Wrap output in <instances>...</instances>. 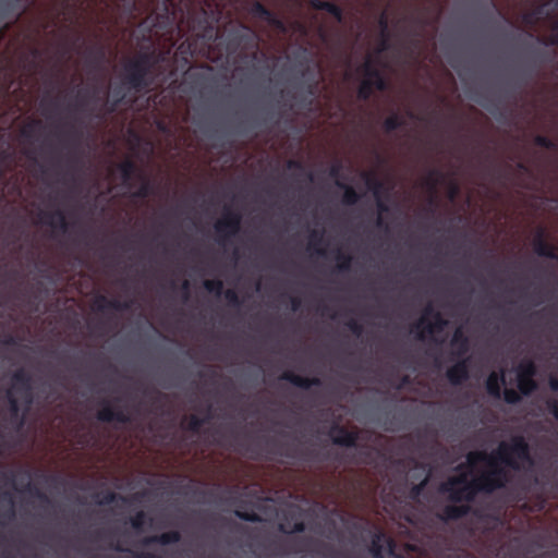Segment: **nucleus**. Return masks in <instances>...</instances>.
<instances>
[{"mask_svg":"<svg viewBox=\"0 0 558 558\" xmlns=\"http://www.w3.org/2000/svg\"><path fill=\"white\" fill-rule=\"evenodd\" d=\"M378 25L381 31L383 40L380 44L379 51H384L388 48V38H389V32H388V16L386 12H383L378 19Z\"/></svg>","mask_w":558,"mask_h":558,"instance_id":"39","label":"nucleus"},{"mask_svg":"<svg viewBox=\"0 0 558 558\" xmlns=\"http://www.w3.org/2000/svg\"><path fill=\"white\" fill-rule=\"evenodd\" d=\"M342 165L340 162L333 163L328 171L330 178L336 179V181H340Z\"/></svg>","mask_w":558,"mask_h":558,"instance_id":"55","label":"nucleus"},{"mask_svg":"<svg viewBox=\"0 0 558 558\" xmlns=\"http://www.w3.org/2000/svg\"><path fill=\"white\" fill-rule=\"evenodd\" d=\"M114 96H117L116 99L107 107L108 113H113L117 110L118 106L124 100V97H125L124 94H121L117 90L114 92Z\"/></svg>","mask_w":558,"mask_h":558,"instance_id":"54","label":"nucleus"},{"mask_svg":"<svg viewBox=\"0 0 558 558\" xmlns=\"http://www.w3.org/2000/svg\"><path fill=\"white\" fill-rule=\"evenodd\" d=\"M359 70L364 75V80H372L376 90L384 92L388 88L387 80L381 71L374 65L371 57L366 58Z\"/></svg>","mask_w":558,"mask_h":558,"instance_id":"10","label":"nucleus"},{"mask_svg":"<svg viewBox=\"0 0 558 558\" xmlns=\"http://www.w3.org/2000/svg\"><path fill=\"white\" fill-rule=\"evenodd\" d=\"M41 222L53 229L65 233L69 229V222L63 210L56 209L51 213H41Z\"/></svg>","mask_w":558,"mask_h":558,"instance_id":"17","label":"nucleus"},{"mask_svg":"<svg viewBox=\"0 0 558 558\" xmlns=\"http://www.w3.org/2000/svg\"><path fill=\"white\" fill-rule=\"evenodd\" d=\"M250 13L257 19L266 21L270 16L271 11L267 9L262 2L255 1L250 8Z\"/></svg>","mask_w":558,"mask_h":558,"instance_id":"41","label":"nucleus"},{"mask_svg":"<svg viewBox=\"0 0 558 558\" xmlns=\"http://www.w3.org/2000/svg\"><path fill=\"white\" fill-rule=\"evenodd\" d=\"M134 557L135 558H162L161 556L159 555H156L154 553H148V551H141V553H135L134 554Z\"/></svg>","mask_w":558,"mask_h":558,"instance_id":"62","label":"nucleus"},{"mask_svg":"<svg viewBox=\"0 0 558 558\" xmlns=\"http://www.w3.org/2000/svg\"><path fill=\"white\" fill-rule=\"evenodd\" d=\"M93 307L97 312H105L107 310L125 311L131 307V302H121L117 299H108L105 295H98L93 302Z\"/></svg>","mask_w":558,"mask_h":558,"instance_id":"18","label":"nucleus"},{"mask_svg":"<svg viewBox=\"0 0 558 558\" xmlns=\"http://www.w3.org/2000/svg\"><path fill=\"white\" fill-rule=\"evenodd\" d=\"M317 82H312L306 86V94L311 97L315 96L317 93Z\"/></svg>","mask_w":558,"mask_h":558,"instance_id":"64","label":"nucleus"},{"mask_svg":"<svg viewBox=\"0 0 558 558\" xmlns=\"http://www.w3.org/2000/svg\"><path fill=\"white\" fill-rule=\"evenodd\" d=\"M214 228L217 233V242L220 245L227 244L240 231L235 223L227 221L222 217L215 223Z\"/></svg>","mask_w":558,"mask_h":558,"instance_id":"15","label":"nucleus"},{"mask_svg":"<svg viewBox=\"0 0 558 558\" xmlns=\"http://www.w3.org/2000/svg\"><path fill=\"white\" fill-rule=\"evenodd\" d=\"M323 242V231L312 230L310 233L308 250H314L318 255H325L324 248L317 246Z\"/></svg>","mask_w":558,"mask_h":558,"instance_id":"40","label":"nucleus"},{"mask_svg":"<svg viewBox=\"0 0 558 558\" xmlns=\"http://www.w3.org/2000/svg\"><path fill=\"white\" fill-rule=\"evenodd\" d=\"M448 322L444 318L441 313H435V317L432 322H427L423 329L416 332V338L420 340L425 339V333L432 336L434 333H439L444 331V329L447 327Z\"/></svg>","mask_w":558,"mask_h":558,"instance_id":"22","label":"nucleus"},{"mask_svg":"<svg viewBox=\"0 0 558 558\" xmlns=\"http://www.w3.org/2000/svg\"><path fill=\"white\" fill-rule=\"evenodd\" d=\"M460 505H447L441 510V513L439 514V519L442 521H453L459 520L465 515H468L471 511V507L469 502L461 504Z\"/></svg>","mask_w":558,"mask_h":558,"instance_id":"21","label":"nucleus"},{"mask_svg":"<svg viewBox=\"0 0 558 558\" xmlns=\"http://www.w3.org/2000/svg\"><path fill=\"white\" fill-rule=\"evenodd\" d=\"M327 1L324 0H310V7L314 10H322L325 9Z\"/></svg>","mask_w":558,"mask_h":558,"instance_id":"59","label":"nucleus"},{"mask_svg":"<svg viewBox=\"0 0 558 558\" xmlns=\"http://www.w3.org/2000/svg\"><path fill=\"white\" fill-rule=\"evenodd\" d=\"M96 497H98L96 502L100 506L113 504L118 499H120L123 504H128L130 501V498L120 496L114 492H106L102 494H96Z\"/></svg>","mask_w":558,"mask_h":558,"instance_id":"35","label":"nucleus"},{"mask_svg":"<svg viewBox=\"0 0 558 558\" xmlns=\"http://www.w3.org/2000/svg\"><path fill=\"white\" fill-rule=\"evenodd\" d=\"M222 218H225L227 221L235 223V226L239 229H241L242 217H241L240 213L233 211L229 207H227V208H225V211L222 214Z\"/></svg>","mask_w":558,"mask_h":558,"instance_id":"49","label":"nucleus"},{"mask_svg":"<svg viewBox=\"0 0 558 558\" xmlns=\"http://www.w3.org/2000/svg\"><path fill=\"white\" fill-rule=\"evenodd\" d=\"M345 326L356 337H360L363 333V326L356 319H349L345 323Z\"/></svg>","mask_w":558,"mask_h":558,"instance_id":"53","label":"nucleus"},{"mask_svg":"<svg viewBox=\"0 0 558 558\" xmlns=\"http://www.w3.org/2000/svg\"><path fill=\"white\" fill-rule=\"evenodd\" d=\"M180 539H181L180 532L169 531V532L161 533L159 535L147 536L143 539L142 543L145 546L153 545V544H158V545L165 546V545L179 543Z\"/></svg>","mask_w":558,"mask_h":558,"instance_id":"24","label":"nucleus"},{"mask_svg":"<svg viewBox=\"0 0 558 558\" xmlns=\"http://www.w3.org/2000/svg\"><path fill=\"white\" fill-rule=\"evenodd\" d=\"M235 517L239 519L246 521V522H260L262 518L259 514H257L255 511H242V510H235L234 511Z\"/></svg>","mask_w":558,"mask_h":558,"instance_id":"46","label":"nucleus"},{"mask_svg":"<svg viewBox=\"0 0 558 558\" xmlns=\"http://www.w3.org/2000/svg\"><path fill=\"white\" fill-rule=\"evenodd\" d=\"M216 31V40L219 39L220 44L225 45V51L227 56H232L241 49H257V37L255 33L244 24H241L236 27H231L221 35L219 34V29L217 27Z\"/></svg>","mask_w":558,"mask_h":558,"instance_id":"5","label":"nucleus"},{"mask_svg":"<svg viewBox=\"0 0 558 558\" xmlns=\"http://www.w3.org/2000/svg\"><path fill=\"white\" fill-rule=\"evenodd\" d=\"M278 530L284 534L302 533L305 531V524L295 512L288 511L282 514Z\"/></svg>","mask_w":558,"mask_h":558,"instance_id":"14","label":"nucleus"},{"mask_svg":"<svg viewBox=\"0 0 558 558\" xmlns=\"http://www.w3.org/2000/svg\"><path fill=\"white\" fill-rule=\"evenodd\" d=\"M146 519V513L143 510H140L134 517L131 518L130 522L134 530L140 531L145 524Z\"/></svg>","mask_w":558,"mask_h":558,"instance_id":"51","label":"nucleus"},{"mask_svg":"<svg viewBox=\"0 0 558 558\" xmlns=\"http://www.w3.org/2000/svg\"><path fill=\"white\" fill-rule=\"evenodd\" d=\"M183 0H162L156 11H153L144 21L145 27L151 36L171 33L178 16L195 38H186L175 51V58L182 56L184 66L190 64V58L197 53H205L216 41L220 10L215 0H202L196 9L191 2L182 4Z\"/></svg>","mask_w":558,"mask_h":558,"instance_id":"1","label":"nucleus"},{"mask_svg":"<svg viewBox=\"0 0 558 558\" xmlns=\"http://www.w3.org/2000/svg\"><path fill=\"white\" fill-rule=\"evenodd\" d=\"M331 16L338 22V23H343L344 21V15H343V11L340 7L337 8V10L331 14Z\"/></svg>","mask_w":558,"mask_h":558,"instance_id":"63","label":"nucleus"},{"mask_svg":"<svg viewBox=\"0 0 558 558\" xmlns=\"http://www.w3.org/2000/svg\"><path fill=\"white\" fill-rule=\"evenodd\" d=\"M9 390L20 395L21 400L27 403V408H32L34 403L32 377L24 368H19L13 373L12 386Z\"/></svg>","mask_w":558,"mask_h":558,"instance_id":"8","label":"nucleus"},{"mask_svg":"<svg viewBox=\"0 0 558 558\" xmlns=\"http://www.w3.org/2000/svg\"><path fill=\"white\" fill-rule=\"evenodd\" d=\"M41 126V121L37 119H33L28 121L21 130L22 137L26 140H32L35 137V132L38 128Z\"/></svg>","mask_w":558,"mask_h":558,"instance_id":"42","label":"nucleus"},{"mask_svg":"<svg viewBox=\"0 0 558 558\" xmlns=\"http://www.w3.org/2000/svg\"><path fill=\"white\" fill-rule=\"evenodd\" d=\"M123 84L130 90L141 93L150 87L153 78L145 68L131 59L124 64Z\"/></svg>","mask_w":558,"mask_h":558,"instance_id":"6","label":"nucleus"},{"mask_svg":"<svg viewBox=\"0 0 558 558\" xmlns=\"http://www.w3.org/2000/svg\"><path fill=\"white\" fill-rule=\"evenodd\" d=\"M375 89L376 88L372 80H363L357 89V98L360 100L367 101Z\"/></svg>","mask_w":558,"mask_h":558,"instance_id":"38","label":"nucleus"},{"mask_svg":"<svg viewBox=\"0 0 558 558\" xmlns=\"http://www.w3.org/2000/svg\"><path fill=\"white\" fill-rule=\"evenodd\" d=\"M101 404H102L101 409L96 414V417L99 422H102V423L118 422V423H122V424H126L130 422L129 414L125 413L123 410L114 409L112 407V404L107 400H104L101 402Z\"/></svg>","mask_w":558,"mask_h":558,"instance_id":"11","label":"nucleus"},{"mask_svg":"<svg viewBox=\"0 0 558 558\" xmlns=\"http://www.w3.org/2000/svg\"><path fill=\"white\" fill-rule=\"evenodd\" d=\"M335 259L337 260V269L339 272H347L351 268L352 256L343 253L341 250H337Z\"/></svg>","mask_w":558,"mask_h":558,"instance_id":"36","label":"nucleus"},{"mask_svg":"<svg viewBox=\"0 0 558 558\" xmlns=\"http://www.w3.org/2000/svg\"><path fill=\"white\" fill-rule=\"evenodd\" d=\"M204 288L209 293L215 294L216 296H220L223 291V282L219 279L205 280L203 282Z\"/></svg>","mask_w":558,"mask_h":558,"instance_id":"43","label":"nucleus"},{"mask_svg":"<svg viewBox=\"0 0 558 558\" xmlns=\"http://www.w3.org/2000/svg\"><path fill=\"white\" fill-rule=\"evenodd\" d=\"M267 24H269L270 26H272L274 28L280 31V32H286L287 31V27H286V24L284 22L282 21V19H280L276 13H274L271 11L270 13V16L267 17V20L265 21Z\"/></svg>","mask_w":558,"mask_h":558,"instance_id":"47","label":"nucleus"},{"mask_svg":"<svg viewBox=\"0 0 558 558\" xmlns=\"http://www.w3.org/2000/svg\"><path fill=\"white\" fill-rule=\"evenodd\" d=\"M520 393L512 388H507L504 391V400L509 404H515L521 400Z\"/></svg>","mask_w":558,"mask_h":558,"instance_id":"52","label":"nucleus"},{"mask_svg":"<svg viewBox=\"0 0 558 558\" xmlns=\"http://www.w3.org/2000/svg\"><path fill=\"white\" fill-rule=\"evenodd\" d=\"M329 435L335 445L347 448L356 447L360 438V432L357 429L349 430L347 427L339 424H333L330 427Z\"/></svg>","mask_w":558,"mask_h":558,"instance_id":"9","label":"nucleus"},{"mask_svg":"<svg viewBox=\"0 0 558 558\" xmlns=\"http://www.w3.org/2000/svg\"><path fill=\"white\" fill-rule=\"evenodd\" d=\"M280 379L289 381L293 386L301 389H310L311 387H318L322 380L318 377H303L291 371H286L281 374Z\"/></svg>","mask_w":558,"mask_h":558,"instance_id":"16","label":"nucleus"},{"mask_svg":"<svg viewBox=\"0 0 558 558\" xmlns=\"http://www.w3.org/2000/svg\"><path fill=\"white\" fill-rule=\"evenodd\" d=\"M495 458H500V462L509 470L520 471L522 463L531 461L530 446L523 436L515 435L509 441H500L497 449L490 453L480 450L470 451L466 454V462L473 468L480 462L487 463Z\"/></svg>","mask_w":558,"mask_h":558,"instance_id":"3","label":"nucleus"},{"mask_svg":"<svg viewBox=\"0 0 558 558\" xmlns=\"http://www.w3.org/2000/svg\"><path fill=\"white\" fill-rule=\"evenodd\" d=\"M459 191H460V189H459L458 183L454 181H451L449 184V192H448L449 198L454 199L458 196Z\"/></svg>","mask_w":558,"mask_h":558,"instance_id":"58","label":"nucleus"},{"mask_svg":"<svg viewBox=\"0 0 558 558\" xmlns=\"http://www.w3.org/2000/svg\"><path fill=\"white\" fill-rule=\"evenodd\" d=\"M27 480L31 478V473L27 470H24L22 472ZM23 492L29 493L32 496L37 498L44 506L51 505V499L48 497L47 494H45L41 489H39L37 486L33 485L31 481H27Z\"/></svg>","mask_w":558,"mask_h":558,"instance_id":"31","label":"nucleus"},{"mask_svg":"<svg viewBox=\"0 0 558 558\" xmlns=\"http://www.w3.org/2000/svg\"><path fill=\"white\" fill-rule=\"evenodd\" d=\"M534 144L536 146H539V147H543L546 149H556L557 148V144L553 140H550L549 137H547L545 135H536L534 137Z\"/></svg>","mask_w":558,"mask_h":558,"instance_id":"48","label":"nucleus"},{"mask_svg":"<svg viewBox=\"0 0 558 558\" xmlns=\"http://www.w3.org/2000/svg\"><path fill=\"white\" fill-rule=\"evenodd\" d=\"M534 252L541 256L558 262V247L545 240V231L539 228L533 240Z\"/></svg>","mask_w":558,"mask_h":558,"instance_id":"13","label":"nucleus"},{"mask_svg":"<svg viewBox=\"0 0 558 558\" xmlns=\"http://www.w3.org/2000/svg\"><path fill=\"white\" fill-rule=\"evenodd\" d=\"M22 0H0V22L10 16L21 15Z\"/></svg>","mask_w":558,"mask_h":558,"instance_id":"28","label":"nucleus"},{"mask_svg":"<svg viewBox=\"0 0 558 558\" xmlns=\"http://www.w3.org/2000/svg\"><path fill=\"white\" fill-rule=\"evenodd\" d=\"M445 179V174L438 169H432L425 178V185L427 189L435 193L438 184Z\"/></svg>","mask_w":558,"mask_h":558,"instance_id":"34","label":"nucleus"},{"mask_svg":"<svg viewBox=\"0 0 558 558\" xmlns=\"http://www.w3.org/2000/svg\"><path fill=\"white\" fill-rule=\"evenodd\" d=\"M405 124V121L398 114L392 113L391 116L387 117L384 121V130L387 133L393 132L400 128H402Z\"/></svg>","mask_w":558,"mask_h":558,"instance_id":"37","label":"nucleus"},{"mask_svg":"<svg viewBox=\"0 0 558 558\" xmlns=\"http://www.w3.org/2000/svg\"><path fill=\"white\" fill-rule=\"evenodd\" d=\"M523 22L527 25H534L536 23V17L534 13L531 11L523 14Z\"/></svg>","mask_w":558,"mask_h":558,"instance_id":"61","label":"nucleus"},{"mask_svg":"<svg viewBox=\"0 0 558 558\" xmlns=\"http://www.w3.org/2000/svg\"><path fill=\"white\" fill-rule=\"evenodd\" d=\"M435 313H439L434 308V306L428 303L423 310V315L421 319L413 326V331H417L421 327H423L427 323V317H435Z\"/></svg>","mask_w":558,"mask_h":558,"instance_id":"44","label":"nucleus"},{"mask_svg":"<svg viewBox=\"0 0 558 558\" xmlns=\"http://www.w3.org/2000/svg\"><path fill=\"white\" fill-rule=\"evenodd\" d=\"M170 51L167 53H159L158 56H155L154 52H144L140 53L137 57L133 58L132 60L135 62H138L142 68H145L150 74L155 66L161 62L165 61L167 58V54H169Z\"/></svg>","mask_w":558,"mask_h":558,"instance_id":"27","label":"nucleus"},{"mask_svg":"<svg viewBox=\"0 0 558 558\" xmlns=\"http://www.w3.org/2000/svg\"><path fill=\"white\" fill-rule=\"evenodd\" d=\"M336 185L339 189L343 190V196H342L343 204L351 206V205H355L360 201L361 194L357 193L356 190L352 185L345 184L342 181H336Z\"/></svg>","mask_w":558,"mask_h":558,"instance_id":"32","label":"nucleus"},{"mask_svg":"<svg viewBox=\"0 0 558 558\" xmlns=\"http://www.w3.org/2000/svg\"><path fill=\"white\" fill-rule=\"evenodd\" d=\"M446 377L453 386H459L468 380L470 377L469 359L459 357V360L447 369Z\"/></svg>","mask_w":558,"mask_h":558,"instance_id":"12","label":"nucleus"},{"mask_svg":"<svg viewBox=\"0 0 558 558\" xmlns=\"http://www.w3.org/2000/svg\"><path fill=\"white\" fill-rule=\"evenodd\" d=\"M15 513V504L13 495L9 492H4L0 496V523L4 524L7 522H11L14 520Z\"/></svg>","mask_w":558,"mask_h":558,"instance_id":"19","label":"nucleus"},{"mask_svg":"<svg viewBox=\"0 0 558 558\" xmlns=\"http://www.w3.org/2000/svg\"><path fill=\"white\" fill-rule=\"evenodd\" d=\"M538 41H541L545 46L558 47V33L555 32L554 34H551L550 36H548L546 38H544V37L538 38Z\"/></svg>","mask_w":558,"mask_h":558,"instance_id":"56","label":"nucleus"},{"mask_svg":"<svg viewBox=\"0 0 558 558\" xmlns=\"http://www.w3.org/2000/svg\"><path fill=\"white\" fill-rule=\"evenodd\" d=\"M376 198V206H377V209H378V217H377V220H376V225L378 227H383L384 226V219L381 217V214H385V213H388L389 211V206L387 205L386 202H384L380 197V195H378V197H375Z\"/></svg>","mask_w":558,"mask_h":558,"instance_id":"50","label":"nucleus"},{"mask_svg":"<svg viewBox=\"0 0 558 558\" xmlns=\"http://www.w3.org/2000/svg\"><path fill=\"white\" fill-rule=\"evenodd\" d=\"M506 384L505 373L501 371L500 373L492 372L486 380V390L489 396L493 398H500L501 396V386Z\"/></svg>","mask_w":558,"mask_h":558,"instance_id":"26","label":"nucleus"},{"mask_svg":"<svg viewBox=\"0 0 558 558\" xmlns=\"http://www.w3.org/2000/svg\"><path fill=\"white\" fill-rule=\"evenodd\" d=\"M486 465L487 469L472 480L465 474L449 477L440 484L439 492L451 502H472L480 493L492 494L505 488L511 477L509 468L500 458L489 460Z\"/></svg>","mask_w":558,"mask_h":558,"instance_id":"2","label":"nucleus"},{"mask_svg":"<svg viewBox=\"0 0 558 558\" xmlns=\"http://www.w3.org/2000/svg\"><path fill=\"white\" fill-rule=\"evenodd\" d=\"M181 290L183 294V300L187 301L190 298V282L187 280H184L181 284Z\"/></svg>","mask_w":558,"mask_h":558,"instance_id":"60","label":"nucleus"},{"mask_svg":"<svg viewBox=\"0 0 558 558\" xmlns=\"http://www.w3.org/2000/svg\"><path fill=\"white\" fill-rule=\"evenodd\" d=\"M383 539L386 541V544L388 547V553L390 555H392L395 553V548H396L395 541L390 537H386V535L383 532L378 531L374 534L373 539H372V545L369 548V551L374 558H384V556H383L384 546L381 544Z\"/></svg>","mask_w":558,"mask_h":558,"instance_id":"20","label":"nucleus"},{"mask_svg":"<svg viewBox=\"0 0 558 558\" xmlns=\"http://www.w3.org/2000/svg\"><path fill=\"white\" fill-rule=\"evenodd\" d=\"M5 399L8 402V414H3L0 422V446H3L10 432L20 433L25 424L31 411L27 403L23 401V408L20 400L12 390H7Z\"/></svg>","mask_w":558,"mask_h":558,"instance_id":"4","label":"nucleus"},{"mask_svg":"<svg viewBox=\"0 0 558 558\" xmlns=\"http://www.w3.org/2000/svg\"><path fill=\"white\" fill-rule=\"evenodd\" d=\"M536 365L532 360H523L517 367L518 389L524 396H530L537 388L534 379Z\"/></svg>","mask_w":558,"mask_h":558,"instance_id":"7","label":"nucleus"},{"mask_svg":"<svg viewBox=\"0 0 558 558\" xmlns=\"http://www.w3.org/2000/svg\"><path fill=\"white\" fill-rule=\"evenodd\" d=\"M118 169L121 173L122 182L125 186L132 187V180L135 175L138 177L140 173H143L136 163L131 159H125L124 161L118 165Z\"/></svg>","mask_w":558,"mask_h":558,"instance_id":"25","label":"nucleus"},{"mask_svg":"<svg viewBox=\"0 0 558 558\" xmlns=\"http://www.w3.org/2000/svg\"><path fill=\"white\" fill-rule=\"evenodd\" d=\"M211 418L210 415V407L208 408V413L204 417H199L196 414H191L185 418L184 428L193 434H198L202 426L209 422Z\"/></svg>","mask_w":558,"mask_h":558,"instance_id":"30","label":"nucleus"},{"mask_svg":"<svg viewBox=\"0 0 558 558\" xmlns=\"http://www.w3.org/2000/svg\"><path fill=\"white\" fill-rule=\"evenodd\" d=\"M547 408L554 417L558 421V399L548 400Z\"/></svg>","mask_w":558,"mask_h":558,"instance_id":"57","label":"nucleus"},{"mask_svg":"<svg viewBox=\"0 0 558 558\" xmlns=\"http://www.w3.org/2000/svg\"><path fill=\"white\" fill-rule=\"evenodd\" d=\"M222 293L226 301L231 307H240L242 305V300L240 299L238 292L234 289H228L225 292L222 291Z\"/></svg>","mask_w":558,"mask_h":558,"instance_id":"45","label":"nucleus"},{"mask_svg":"<svg viewBox=\"0 0 558 558\" xmlns=\"http://www.w3.org/2000/svg\"><path fill=\"white\" fill-rule=\"evenodd\" d=\"M451 345L454 348L453 355L457 357H464L470 350V340L463 332L462 328H457L451 338Z\"/></svg>","mask_w":558,"mask_h":558,"instance_id":"23","label":"nucleus"},{"mask_svg":"<svg viewBox=\"0 0 558 558\" xmlns=\"http://www.w3.org/2000/svg\"><path fill=\"white\" fill-rule=\"evenodd\" d=\"M362 178L365 181L367 189L373 192L375 197L381 195V192L385 190V185L384 182L375 175V173L363 172Z\"/></svg>","mask_w":558,"mask_h":558,"instance_id":"33","label":"nucleus"},{"mask_svg":"<svg viewBox=\"0 0 558 558\" xmlns=\"http://www.w3.org/2000/svg\"><path fill=\"white\" fill-rule=\"evenodd\" d=\"M138 179L141 180V185L133 193L134 197L144 199V198H147L156 193L155 184L150 181V179L146 174L140 173Z\"/></svg>","mask_w":558,"mask_h":558,"instance_id":"29","label":"nucleus"}]
</instances>
